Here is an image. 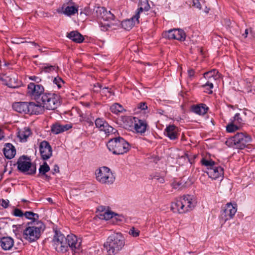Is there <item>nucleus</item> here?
Here are the masks:
<instances>
[{
  "mask_svg": "<svg viewBox=\"0 0 255 255\" xmlns=\"http://www.w3.org/2000/svg\"><path fill=\"white\" fill-rule=\"evenodd\" d=\"M97 16L100 19L99 22L101 30L105 31L109 30L119 29L121 23L116 19L114 15L110 11H107L103 7H98L96 10Z\"/></svg>",
  "mask_w": 255,
  "mask_h": 255,
  "instance_id": "obj_1",
  "label": "nucleus"
},
{
  "mask_svg": "<svg viewBox=\"0 0 255 255\" xmlns=\"http://www.w3.org/2000/svg\"><path fill=\"white\" fill-rule=\"evenodd\" d=\"M125 245V239L123 235L116 233L111 235L104 244V251L109 255H116L121 251Z\"/></svg>",
  "mask_w": 255,
  "mask_h": 255,
  "instance_id": "obj_2",
  "label": "nucleus"
},
{
  "mask_svg": "<svg viewBox=\"0 0 255 255\" xmlns=\"http://www.w3.org/2000/svg\"><path fill=\"white\" fill-rule=\"evenodd\" d=\"M196 204V200L190 195L179 197L171 205V210L175 213L184 214L192 210Z\"/></svg>",
  "mask_w": 255,
  "mask_h": 255,
  "instance_id": "obj_3",
  "label": "nucleus"
},
{
  "mask_svg": "<svg viewBox=\"0 0 255 255\" xmlns=\"http://www.w3.org/2000/svg\"><path fill=\"white\" fill-rule=\"evenodd\" d=\"M44 229L45 226L41 221L28 223V226L23 231V238L30 243L35 242L40 237Z\"/></svg>",
  "mask_w": 255,
  "mask_h": 255,
  "instance_id": "obj_4",
  "label": "nucleus"
},
{
  "mask_svg": "<svg viewBox=\"0 0 255 255\" xmlns=\"http://www.w3.org/2000/svg\"><path fill=\"white\" fill-rule=\"evenodd\" d=\"M107 146L110 151L117 155L124 154L130 149L129 144L120 136L111 139Z\"/></svg>",
  "mask_w": 255,
  "mask_h": 255,
  "instance_id": "obj_5",
  "label": "nucleus"
},
{
  "mask_svg": "<svg viewBox=\"0 0 255 255\" xmlns=\"http://www.w3.org/2000/svg\"><path fill=\"white\" fill-rule=\"evenodd\" d=\"M96 180L101 184L110 185L115 182V177L110 169L106 166L99 168L95 171Z\"/></svg>",
  "mask_w": 255,
  "mask_h": 255,
  "instance_id": "obj_6",
  "label": "nucleus"
},
{
  "mask_svg": "<svg viewBox=\"0 0 255 255\" xmlns=\"http://www.w3.org/2000/svg\"><path fill=\"white\" fill-rule=\"evenodd\" d=\"M38 103L43 105L47 110H53L59 105V96L53 93H44L43 94Z\"/></svg>",
  "mask_w": 255,
  "mask_h": 255,
  "instance_id": "obj_7",
  "label": "nucleus"
},
{
  "mask_svg": "<svg viewBox=\"0 0 255 255\" xmlns=\"http://www.w3.org/2000/svg\"><path fill=\"white\" fill-rule=\"evenodd\" d=\"M53 243L58 253L64 254L69 251L67 236L65 237L64 235L56 233L54 236Z\"/></svg>",
  "mask_w": 255,
  "mask_h": 255,
  "instance_id": "obj_8",
  "label": "nucleus"
},
{
  "mask_svg": "<svg viewBox=\"0 0 255 255\" xmlns=\"http://www.w3.org/2000/svg\"><path fill=\"white\" fill-rule=\"evenodd\" d=\"M204 77L207 80V82L203 85L206 88V92L209 94L213 93V83L220 79L221 75L216 69H213L204 74Z\"/></svg>",
  "mask_w": 255,
  "mask_h": 255,
  "instance_id": "obj_9",
  "label": "nucleus"
},
{
  "mask_svg": "<svg viewBox=\"0 0 255 255\" xmlns=\"http://www.w3.org/2000/svg\"><path fill=\"white\" fill-rule=\"evenodd\" d=\"M44 87L40 84L33 82L29 83L27 85L26 94L31 99L39 101L44 93Z\"/></svg>",
  "mask_w": 255,
  "mask_h": 255,
  "instance_id": "obj_10",
  "label": "nucleus"
},
{
  "mask_svg": "<svg viewBox=\"0 0 255 255\" xmlns=\"http://www.w3.org/2000/svg\"><path fill=\"white\" fill-rule=\"evenodd\" d=\"M17 164L18 170L22 172H27L28 174H32L36 172V166L31 164L30 159L27 156L20 157L17 162Z\"/></svg>",
  "mask_w": 255,
  "mask_h": 255,
  "instance_id": "obj_11",
  "label": "nucleus"
},
{
  "mask_svg": "<svg viewBox=\"0 0 255 255\" xmlns=\"http://www.w3.org/2000/svg\"><path fill=\"white\" fill-rule=\"evenodd\" d=\"M232 142L237 148L243 149L252 141L251 136L247 133H237L232 138Z\"/></svg>",
  "mask_w": 255,
  "mask_h": 255,
  "instance_id": "obj_12",
  "label": "nucleus"
},
{
  "mask_svg": "<svg viewBox=\"0 0 255 255\" xmlns=\"http://www.w3.org/2000/svg\"><path fill=\"white\" fill-rule=\"evenodd\" d=\"M237 211V204L232 203H227L223 208L221 218L224 222L233 218Z\"/></svg>",
  "mask_w": 255,
  "mask_h": 255,
  "instance_id": "obj_13",
  "label": "nucleus"
},
{
  "mask_svg": "<svg viewBox=\"0 0 255 255\" xmlns=\"http://www.w3.org/2000/svg\"><path fill=\"white\" fill-rule=\"evenodd\" d=\"M68 248L74 253H79L82 250V240L73 234L67 235Z\"/></svg>",
  "mask_w": 255,
  "mask_h": 255,
  "instance_id": "obj_14",
  "label": "nucleus"
},
{
  "mask_svg": "<svg viewBox=\"0 0 255 255\" xmlns=\"http://www.w3.org/2000/svg\"><path fill=\"white\" fill-rule=\"evenodd\" d=\"M39 150L41 158L44 160L50 158L52 155V147L49 143L45 140L40 143Z\"/></svg>",
  "mask_w": 255,
  "mask_h": 255,
  "instance_id": "obj_15",
  "label": "nucleus"
},
{
  "mask_svg": "<svg viewBox=\"0 0 255 255\" xmlns=\"http://www.w3.org/2000/svg\"><path fill=\"white\" fill-rule=\"evenodd\" d=\"M165 37L168 39L184 41L185 39V33L180 29H171L164 33Z\"/></svg>",
  "mask_w": 255,
  "mask_h": 255,
  "instance_id": "obj_16",
  "label": "nucleus"
},
{
  "mask_svg": "<svg viewBox=\"0 0 255 255\" xmlns=\"http://www.w3.org/2000/svg\"><path fill=\"white\" fill-rule=\"evenodd\" d=\"M139 7L138 8L137 11L134 15V17H135V20L137 23H139V18L140 16H144L146 14V12L150 9V5L148 2L146 1H141L138 5Z\"/></svg>",
  "mask_w": 255,
  "mask_h": 255,
  "instance_id": "obj_17",
  "label": "nucleus"
},
{
  "mask_svg": "<svg viewBox=\"0 0 255 255\" xmlns=\"http://www.w3.org/2000/svg\"><path fill=\"white\" fill-rule=\"evenodd\" d=\"M164 134L171 140H175L178 138L177 128L174 125H169L165 129Z\"/></svg>",
  "mask_w": 255,
  "mask_h": 255,
  "instance_id": "obj_18",
  "label": "nucleus"
},
{
  "mask_svg": "<svg viewBox=\"0 0 255 255\" xmlns=\"http://www.w3.org/2000/svg\"><path fill=\"white\" fill-rule=\"evenodd\" d=\"M0 246L4 251L10 250L14 245V240L10 237H4L0 239Z\"/></svg>",
  "mask_w": 255,
  "mask_h": 255,
  "instance_id": "obj_19",
  "label": "nucleus"
},
{
  "mask_svg": "<svg viewBox=\"0 0 255 255\" xmlns=\"http://www.w3.org/2000/svg\"><path fill=\"white\" fill-rule=\"evenodd\" d=\"M207 174L210 178L216 179L223 177L224 174L223 169L220 166H214L207 171Z\"/></svg>",
  "mask_w": 255,
  "mask_h": 255,
  "instance_id": "obj_20",
  "label": "nucleus"
},
{
  "mask_svg": "<svg viewBox=\"0 0 255 255\" xmlns=\"http://www.w3.org/2000/svg\"><path fill=\"white\" fill-rule=\"evenodd\" d=\"M43 105L36 104L33 102L28 103V111L27 114H40L42 113L44 110Z\"/></svg>",
  "mask_w": 255,
  "mask_h": 255,
  "instance_id": "obj_21",
  "label": "nucleus"
},
{
  "mask_svg": "<svg viewBox=\"0 0 255 255\" xmlns=\"http://www.w3.org/2000/svg\"><path fill=\"white\" fill-rule=\"evenodd\" d=\"M3 151L5 157L7 159L12 158L16 154V149L14 146L9 143L5 144Z\"/></svg>",
  "mask_w": 255,
  "mask_h": 255,
  "instance_id": "obj_22",
  "label": "nucleus"
},
{
  "mask_svg": "<svg viewBox=\"0 0 255 255\" xmlns=\"http://www.w3.org/2000/svg\"><path fill=\"white\" fill-rule=\"evenodd\" d=\"M28 103L27 102H16L12 105V108L14 110L18 113L27 114Z\"/></svg>",
  "mask_w": 255,
  "mask_h": 255,
  "instance_id": "obj_23",
  "label": "nucleus"
},
{
  "mask_svg": "<svg viewBox=\"0 0 255 255\" xmlns=\"http://www.w3.org/2000/svg\"><path fill=\"white\" fill-rule=\"evenodd\" d=\"M72 126L70 124L64 125L56 123L53 125L51 127V131L55 134H59L61 132L66 131L71 128Z\"/></svg>",
  "mask_w": 255,
  "mask_h": 255,
  "instance_id": "obj_24",
  "label": "nucleus"
},
{
  "mask_svg": "<svg viewBox=\"0 0 255 255\" xmlns=\"http://www.w3.org/2000/svg\"><path fill=\"white\" fill-rule=\"evenodd\" d=\"M67 36L76 43H81L84 40L83 36L77 31H73L68 33Z\"/></svg>",
  "mask_w": 255,
  "mask_h": 255,
  "instance_id": "obj_25",
  "label": "nucleus"
},
{
  "mask_svg": "<svg viewBox=\"0 0 255 255\" xmlns=\"http://www.w3.org/2000/svg\"><path fill=\"white\" fill-rule=\"evenodd\" d=\"M31 134V131L29 128H24L18 132V137L21 141L25 142L27 138Z\"/></svg>",
  "mask_w": 255,
  "mask_h": 255,
  "instance_id": "obj_26",
  "label": "nucleus"
},
{
  "mask_svg": "<svg viewBox=\"0 0 255 255\" xmlns=\"http://www.w3.org/2000/svg\"><path fill=\"white\" fill-rule=\"evenodd\" d=\"M246 113L244 112L242 114L237 113L235 115L233 119H231V120L238 125L239 127H241L242 125L244 124L246 121Z\"/></svg>",
  "mask_w": 255,
  "mask_h": 255,
  "instance_id": "obj_27",
  "label": "nucleus"
},
{
  "mask_svg": "<svg viewBox=\"0 0 255 255\" xmlns=\"http://www.w3.org/2000/svg\"><path fill=\"white\" fill-rule=\"evenodd\" d=\"M135 22H136V21L134 15L130 19L123 21L121 22V26L125 29L129 30L134 25Z\"/></svg>",
  "mask_w": 255,
  "mask_h": 255,
  "instance_id": "obj_28",
  "label": "nucleus"
},
{
  "mask_svg": "<svg viewBox=\"0 0 255 255\" xmlns=\"http://www.w3.org/2000/svg\"><path fill=\"white\" fill-rule=\"evenodd\" d=\"M192 110L198 115H204L207 113L208 107L205 104H200L192 106Z\"/></svg>",
  "mask_w": 255,
  "mask_h": 255,
  "instance_id": "obj_29",
  "label": "nucleus"
},
{
  "mask_svg": "<svg viewBox=\"0 0 255 255\" xmlns=\"http://www.w3.org/2000/svg\"><path fill=\"white\" fill-rule=\"evenodd\" d=\"M147 124L143 121L138 120V121L134 124V129L137 132L143 133L146 129Z\"/></svg>",
  "mask_w": 255,
  "mask_h": 255,
  "instance_id": "obj_30",
  "label": "nucleus"
},
{
  "mask_svg": "<svg viewBox=\"0 0 255 255\" xmlns=\"http://www.w3.org/2000/svg\"><path fill=\"white\" fill-rule=\"evenodd\" d=\"M62 11L64 14L68 16L74 15L78 12V7L75 6H63Z\"/></svg>",
  "mask_w": 255,
  "mask_h": 255,
  "instance_id": "obj_31",
  "label": "nucleus"
},
{
  "mask_svg": "<svg viewBox=\"0 0 255 255\" xmlns=\"http://www.w3.org/2000/svg\"><path fill=\"white\" fill-rule=\"evenodd\" d=\"M114 215V213L110 210H102L99 216L101 219L108 220L113 218Z\"/></svg>",
  "mask_w": 255,
  "mask_h": 255,
  "instance_id": "obj_32",
  "label": "nucleus"
},
{
  "mask_svg": "<svg viewBox=\"0 0 255 255\" xmlns=\"http://www.w3.org/2000/svg\"><path fill=\"white\" fill-rule=\"evenodd\" d=\"M100 130L104 131L107 134L115 133L117 131L116 129L110 126L107 122L102 127Z\"/></svg>",
  "mask_w": 255,
  "mask_h": 255,
  "instance_id": "obj_33",
  "label": "nucleus"
},
{
  "mask_svg": "<svg viewBox=\"0 0 255 255\" xmlns=\"http://www.w3.org/2000/svg\"><path fill=\"white\" fill-rule=\"evenodd\" d=\"M201 163L202 165L207 167L208 170L211 168H212L215 164V162L213 160L206 159L205 158H203L201 159Z\"/></svg>",
  "mask_w": 255,
  "mask_h": 255,
  "instance_id": "obj_34",
  "label": "nucleus"
},
{
  "mask_svg": "<svg viewBox=\"0 0 255 255\" xmlns=\"http://www.w3.org/2000/svg\"><path fill=\"white\" fill-rule=\"evenodd\" d=\"M111 112L116 114L122 112L124 109L123 107L118 103H115L110 108Z\"/></svg>",
  "mask_w": 255,
  "mask_h": 255,
  "instance_id": "obj_35",
  "label": "nucleus"
},
{
  "mask_svg": "<svg viewBox=\"0 0 255 255\" xmlns=\"http://www.w3.org/2000/svg\"><path fill=\"white\" fill-rule=\"evenodd\" d=\"M240 127L231 120V123L226 126V130L228 132H233L238 130Z\"/></svg>",
  "mask_w": 255,
  "mask_h": 255,
  "instance_id": "obj_36",
  "label": "nucleus"
},
{
  "mask_svg": "<svg viewBox=\"0 0 255 255\" xmlns=\"http://www.w3.org/2000/svg\"><path fill=\"white\" fill-rule=\"evenodd\" d=\"M24 216L28 219L33 220V222L37 221L36 220L38 219L39 216L38 214L34 213L32 212H25Z\"/></svg>",
  "mask_w": 255,
  "mask_h": 255,
  "instance_id": "obj_37",
  "label": "nucleus"
},
{
  "mask_svg": "<svg viewBox=\"0 0 255 255\" xmlns=\"http://www.w3.org/2000/svg\"><path fill=\"white\" fill-rule=\"evenodd\" d=\"M50 170V167L46 162L40 166L39 169V173L42 175H45V173Z\"/></svg>",
  "mask_w": 255,
  "mask_h": 255,
  "instance_id": "obj_38",
  "label": "nucleus"
},
{
  "mask_svg": "<svg viewBox=\"0 0 255 255\" xmlns=\"http://www.w3.org/2000/svg\"><path fill=\"white\" fill-rule=\"evenodd\" d=\"M106 122L103 119L98 118L95 120V123L96 127L100 130L101 129L102 127L106 124Z\"/></svg>",
  "mask_w": 255,
  "mask_h": 255,
  "instance_id": "obj_39",
  "label": "nucleus"
},
{
  "mask_svg": "<svg viewBox=\"0 0 255 255\" xmlns=\"http://www.w3.org/2000/svg\"><path fill=\"white\" fill-rule=\"evenodd\" d=\"M99 88L101 90V91L102 94H106L107 92L111 94V92L110 90L108 87H104L102 88V86L99 83H97L96 85H95V88Z\"/></svg>",
  "mask_w": 255,
  "mask_h": 255,
  "instance_id": "obj_40",
  "label": "nucleus"
},
{
  "mask_svg": "<svg viewBox=\"0 0 255 255\" xmlns=\"http://www.w3.org/2000/svg\"><path fill=\"white\" fill-rule=\"evenodd\" d=\"M140 231L134 227L131 228L129 231V234L133 237H137L139 235Z\"/></svg>",
  "mask_w": 255,
  "mask_h": 255,
  "instance_id": "obj_41",
  "label": "nucleus"
},
{
  "mask_svg": "<svg viewBox=\"0 0 255 255\" xmlns=\"http://www.w3.org/2000/svg\"><path fill=\"white\" fill-rule=\"evenodd\" d=\"M53 83L56 84L58 88H60L64 84V81L59 77H55L53 80Z\"/></svg>",
  "mask_w": 255,
  "mask_h": 255,
  "instance_id": "obj_42",
  "label": "nucleus"
},
{
  "mask_svg": "<svg viewBox=\"0 0 255 255\" xmlns=\"http://www.w3.org/2000/svg\"><path fill=\"white\" fill-rule=\"evenodd\" d=\"M203 1V0H193V5L200 9L202 7L201 2Z\"/></svg>",
  "mask_w": 255,
  "mask_h": 255,
  "instance_id": "obj_43",
  "label": "nucleus"
},
{
  "mask_svg": "<svg viewBox=\"0 0 255 255\" xmlns=\"http://www.w3.org/2000/svg\"><path fill=\"white\" fill-rule=\"evenodd\" d=\"M147 104L145 102H141L137 105V108L142 111L147 110Z\"/></svg>",
  "mask_w": 255,
  "mask_h": 255,
  "instance_id": "obj_44",
  "label": "nucleus"
},
{
  "mask_svg": "<svg viewBox=\"0 0 255 255\" xmlns=\"http://www.w3.org/2000/svg\"><path fill=\"white\" fill-rule=\"evenodd\" d=\"M13 215L16 217H22L24 215V214L20 209H15L13 211Z\"/></svg>",
  "mask_w": 255,
  "mask_h": 255,
  "instance_id": "obj_45",
  "label": "nucleus"
},
{
  "mask_svg": "<svg viewBox=\"0 0 255 255\" xmlns=\"http://www.w3.org/2000/svg\"><path fill=\"white\" fill-rule=\"evenodd\" d=\"M29 79L32 81H35L36 83H39L41 81V79L39 77L35 76H29Z\"/></svg>",
  "mask_w": 255,
  "mask_h": 255,
  "instance_id": "obj_46",
  "label": "nucleus"
},
{
  "mask_svg": "<svg viewBox=\"0 0 255 255\" xmlns=\"http://www.w3.org/2000/svg\"><path fill=\"white\" fill-rule=\"evenodd\" d=\"M182 183L180 182H174L173 183V187L174 189H180L182 187V186H181Z\"/></svg>",
  "mask_w": 255,
  "mask_h": 255,
  "instance_id": "obj_47",
  "label": "nucleus"
},
{
  "mask_svg": "<svg viewBox=\"0 0 255 255\" xmlns=\"http://www.w3.org/2000/svg\"><path fill=\"white\" fill-rule=\"evenodd\" d=\"M0 204L3 207L6 208L8 206L9 201L8 200L2 199Z\"/></svg>",
  "mask_w": 255,
  "mask_h": 255,
  "instance_id": "obj_48",
  "label": "nucleus"
},
{
  "mask_svg": "<svg viewBox=\"0 0 255 255\" xmlns=\"http://www.w3.org/2000/svg\"><path fill=\"white\" fill-rule=\"evenodd\" d=\"M23 39V38H14L12 41V42L13 43L18 44L25 42V41L22 40Z\"/></svg>",
  "mask_w": 255,
  "mask_h": 255,
  "instance_id": "obj_49",
  "label": "nucleus"
},
{
  "mask_svg": "<svg viewBox=\"0 0 255 255\" xmlns=\"http://www.w3.org/2000/svg\"><path fill=\"white\" fill-rule=\"evenodd\" d=\"M56 68L55 66H50L49 67H45V70L46 72H50L53 70H55Z\"/></svg>",
  "mask_w": 255,
  "mask_h": 255,
  "instance_id": "obj_50",
  "label": "nucleus"
},
{
  "mask_svg": "<svg viewBox=\"0 0 255 255\" xmlns=\"http://www.w3.org/2000/svg\"><path fill=\"white\" fill-rule=\"evenodd\" d=\"M59 171H60V170H59V166H58V165L55 164L54 166V168L53 169L52 173L53 174L57 173H59Z\"/></svg>",
  "mask_w": 255,
  "mask_h": 255,
  "instance_id": "obj_51",
  "label": "nucleus"
},
{
  "mask_svg": "<svg viewBox=\"0 0 255 255\" xmlns=\"http://www.w3.org/2000/svg\"><path fill=\"white\" fill-rule=\"evenodd\" d=\"M188 76L189 77L192 78L194 76L195 72L194 70L191 69L188 71Z\"/></svg>",
  "mask_w": 255,
  "mask_h": 255,
  "instance_id": "obj_52",
  "label": "nucleus"
},
{
  "mask_svg": "<svg viewBox=\"0 0 255 255\" xmlns=\"http://www.w3.org/2000/svg\"><path fill=\"white\" fill-rule=\"evenodd\" d=\"M82 13H85L86 15H89L90 14V12L89 10V8H85L83 12H81V14H82Z\"/></svg>",
  "mask_w": 255,
  "mask_h": 255,
  "instance_id": "obj_53",
  "label": "nucleus"
},
{
  "mask_svg": "<svg viewBox=\"0 0 255 255\" xmlns=\"http://www.w3.org/2000/svg\"><path fill=\"white\" fill-rule=\"evenodd\" d=\"M249 30L248 29H246L245 30V33H244L243 34V36L245 37V38H247V36H248V35L249 34Z\"/></svg>",
  "mask_w": 255,
  "mask_h": 255,
  "instance_id": "obj_54",
  "label": "nucleus"
},
{
  "mask_svg": "<svg viewBox=\"0 0 255 255\" xmlns=\"http://www.w3.org/2000/svg\"><path fill=\"white\" fill-rule=\"evenodd\" d=\"M4 137L3 135V131L0 129V140H1L2 138Z\"/></svg>",
  "mask_w": 255,
  "mask_h": 255,
  "instance_id": "obj_55",
  "label": "nucleus"
},
{
  "mask_svg": "<svg viewBox=\"0 0 255 255\" xmlns=\"http://www.w3.org/2000/svg\"><path fill=\"white\" fill-rule=\"evenodd\" d=\"M29 43H31L32 45H34V46H38V44L34 42H29Z\"/></svg>",
  "mask_w": 255,
  "mask_h": 255,
  "instance_id": "obj_56",
  "label": "nucleus"
},
{
  "mask_svg": "<svg viewBox=\"0 0 255 255\" xmlns=\"http://www.w3.org/2000/svg\"><path fill=\"white\" fill-rule=\"evenodd\" d=\"M250 34H253V31H252V29H250Z\"/></svg>",
  "mask_w": 255,
  "mask_h": 255,
  "instance_id": "obj_57",
  "label": "nucleus"
},
{
  "mask_svg": "<svg viewBox=\"0 0 255 255\" xmlns=\"http://www.w3.org/2000/svg\"><path fill=\"white\" fill-rule=\"evenodd\" d=\"M47 200L48 201H51L52 200H51V199L50 198H47Z\"/></svg>",
  "mask_w": 255,
  "mask_h": 255,
  "instance_id": "obj_58",
  "label": "nucleus"
},
{
  "mask_svg": "<svg viewBox=\"0 0 255 255\" xmlns=\"http://www.w3.org/2000/svg\"><path fill=\"white\" fill-rule=\"evenodd\" d=\"M94 90H95V91H97V92L99 91V90H98V89H95Z\"/></svg>",
  "mask_w": 255,
  "mask_h": 255,
  "instance_id": "obj_59",
  "label": "nucleus"
},
{
  "mask_svg": "<svg viewBox=\"0 0 255 255\" xmlns=\"http://www.w3.org/2000/svg\"><path fill=\"white\" fill-rule=\"evenodd\" d=\"M8 86L9 87H12V86H11V85H8Z\"/></svg>",
  "mask_w": 255,
  "mask_h": 255,
  "instance_id": "obj_60",
  "label": "nucleus"
},
{
  "mask_svg": "<svg viewBox=\"0 0 255 255\" xmlns=\"http://www.w3.org/2000/svg\"><path fill=\"white\" fill-rule=\"evenodd\" d=\"M163 180H164V179L162 178V179H161V182H162V181H163Z\"/></svg>",
  "mask_w": 255,
  "mask_h": 255,
  "instance_id": "obj_61",
  "label": "nucleus"
},
{
  "mask_svg": "<svg viewBox=\"0 0 255 255\" xmlns=\"http://www.w3.org/2000/svg\"><path fill=\"white\" fill-rule=\"evenodd\" d=\"M39 50L40 51H42V50H41V49H39Z\"/></svg>",
  "mask_w": 255,
  "mask_h": 255,
  "instance_id": "obj_62",
  "label": "nucleus"
},
{
  "mask_svg": "<svg viewBox=\"0 0 255 255\" xmlns=\"http://www.w3.org/2000/svg\"><path fill=\"white\" fill-rule=\"evenodd\" d=\"M108 255H109V254H108Z\"/></svg>",
  "mask_w": 255,
  "mask_h": 255,
  "instance_id": "obj_63",
  "label": "nucleus"
}]
</instances>
